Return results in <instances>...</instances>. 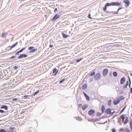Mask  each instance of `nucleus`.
Masks as SVG:
<instances>
[{"label": "nucleus", "instance_id": "obj_51", "mask_svg": "<svg viewBox=\"0 0 132 132\" xmlns=\"http://www.w3.org/2000/svg\"><path fill=\"white\" fill-rule=\"evenodd\" d=\"M18 68H19V67H17L16 66H15L14 67V69L16 70V69H17Z\"/></svg>", "mask_w": 132, "mask_h": 132}, {"label": "nucleus", "instance_id": "obj_32", "mask_svg": "<svg viewBox=\"0 0 132 132\" xmlns=\"http://www.w3.org/2000/svg\"><path fill=\"white\" fill-rule=\"evenodd\" d=\"M39 91V90H38L36 92H35L34 93V96H35L36 95Z\"/></svg>", "mask_w": 132, "mask_h": 132}, {"label": "nucleus", "instance_id": "obj_10", "mask_svg": "<svg viewBox=\"0 0 132 132\" xmlns=\"http://www.w3.org/2000/svg\"><path fill=\"white\" fill-rule=\"evenodd\" d=\"M126 80L125 78L124 77H123L121 78L120 80V84H123L125 82Z\"/></svg>", "mask_w": 132, "mask_h": 132}, {"label": "nucleus", "instance_id": "obj_50", "mask_svg": "<svg viewBox=\"0 0 132 132\" xmlns=\"http://www.w3.org/2000/svg\"><path fill=\"white\" fill-rule=\"evenodd\" d=\"M112 132H116V130L114 128H113L112 130Z\"/></svg>", "mask_w": 132, "mask_h": 132}, {"label": "nucleus", "instance_id": "obj_17", "mask_svg": "<svg viewBox=\"0 0 132 132\" xmlns=\"http://www.w3.org/2000/svg\"><path fill=\"white\" fill-rule=\"evenodd\" d=\"M95 75V72L94 71L91 73H88V76L89 77L90 76H94V75Z\"/></svg>", "mask_w": 132, "mask_h": 132}, {"label": "nucleus", "instance_id": "obj_27", "mask_svg": "<svg viewBox=\"0 0 132 132\" xmlns=\"http://www.w3.org/2000/svg\"><path fill=\"white\" fill-rule=\"evenodd\" d=\"M7 34V33L6 32H4L2 34L1 36L2 38H4Z\"/></svg>", "mask_w": 132, "mask_h": 132}, {"label": "nucleus", "instance_id": "obj_59", "mask_svg": "<svg viewBox=\"0 0 132 132\" xmlns=\"http://www.w3.org/2000/svg\"><path fill=\"white\" fill-rule=\"evenodd\" d=\"M115 112V111H114L113 112H110V113L109 114H110V115H112L113 114V113Z\"/></svg>", "mask_w": 132, "mask_h": 132}, {"label": "nucleus", "instance_id": "obj_40", "mask_svg": "<svg viewBox=\"0 0 132 132\" xmlns=\"http://www.w3.org/2000/svg\"><path fill=\"white\" fill-rule=\"evenodd\" d=\"M0 132H6V131L5 130L3 129H1L0 130Z\"/></svg>", "mask_w": 132, "mask_h": 132}, {"label": "nucleus", "instance_id": "obj_3", "mask_svg": "<svg viewBox=\"0 0 132 132\" xmlns=\"http://www.w3.org/2000/svg\"><path fill=\"white\" fill-rule=\"evenodd\" d=\"M108 72V70L107 68L104 69L103 71L102 75L103 76H105L107 74Z\"/></svg>", "mask_w": 132, "mask_h": 132}, {"label": "nucleus", "instance_id": "obj_62", "mask_svg": "<svg viewBox=\"0 0 132 132\" xmlns=\"http://www.w3.org/2000/svg\"><path fill=\"white\" fill-rule=\"evenodd\" d=\"M126 84L128 86V85L129 82H128V81H127Z\"/></svg>", "mask_w": 132, "mask_h": 132}, {"label": "nucleus", "instance_id": "obj_15", "mask_svg": "<svg viewBox=\"0 0 132 132\" xmlns=\"http://www.w3.org/2000/svg\"><path fill=\"white\" fill-rule=\"evenodd\" d=\"M18 43V42H16L14 44L12 45L11 46L10 48L9 49V50H11L12 48L16 46L17 45Z\"/></svg>", "mask_w": 132, "mask_h": 132}, {"label": "nucleus", "instance_id": "obj_35", "mask_svg": "<svg viewBox=\"0 0 132 132\" xmlns=\"http://www.w3.org/2000/svg\"><path fill=\"white\" fill-rule=\"evenodd\" d=\"M89 82H92L93 81V77H90L89 78Z\"/></svg>", "mask_w": 132, "mask_h": 132}, {"label": "nucleus", "instance_id": "obj_52", "mask_svg": "<svg viewBox=\"0 0 132 132\" xmlns=\"http://www.w3.org/2000/svg\"><path fill=\"white\" fill-rule=\"evenodd\" d=\"M118 116L117 114H115L114 116H113L112 118V119H113L114 118L116 117L117 116Z\"/></svg>", "mask_w": 132, "mask_h": 132}, {"label": "nucleus", "instance_id": "obj_61", "mask_svg": "<svg viewBox=\"0 0 132 132\" xmlns=\"http://www.w3.org/2000/svg\"><path fill=\"white\" fill-rule=\"evenodd\" d=\"M29 52L30 53H33V49L30 51Z\"/></svg>", "mask_w": 132, "mask_h": 132}, {"label": "nucleus", "instance_id": "obj_36", "mask_svg": "<svg viewBox=\"0 0 132 132\" xmlns=\"http://www.w3.org/2000/svg\"><path fill=\"white\" fill-rule=\"evenodd\" d=\"M83 59V58H82L81 59H77L76 60L77 62L78 63L80 62Z\"/></svg>", "mask_w": 132, "mask_h": 132}, {"label": "nucleus", "instance_id": "obj_22", "mask_svg": "<svg viewBox=\"0 0 132 132\" xmlns=\"http://www.w3.org/2000/svg\"><path fill=\"white\" fill-rule=\"evenodd\" d=\"M62 34L63 36V37L64 38H66L68 37V36H69V35H67L65 34L63 32L62 33Z\"/></svg>", "mask_w": 132, "mask_h": 132}, {"label": "nucleus", "instance_id": "obj_13", "mask_svg": "<svg viewBox=\"0 0 132 132\" xmlns=\"http://www.w3.org/2000/svg\"><path fill=\"white\" fill-rule=\"evenodd\" d=\"M121 3H119L118 2H113V6H119L121 5Z\"/></svg>", "mask_w": 132, "mask_h": 132}, {"label": "nucleus", "instance_id": "obj_53", "mask_svg": "<svg viewBox=\"0 0 132 132\" xmlns=\"http://www.w3.org/2000/svg\"><path fill=\"white\" fill-rule=\"evenodd\" d=\"M125 130H127V132H130V130L128 128H126Z\"/></svg>", "mask_w": 132, "mask_h": 132}, {"label": "nucleus", "instance_id": "obj_64", "mask_svg": "<svg viewBox=\"0 0 132 132\" xmlns=\"http://www.w3.org/2000/svg\"><path fill=\"white\" fill-rule=\"evenodd\" d=\"M130 92L131 93H132V88H131Z\"/></svg>", "mask_w": 132, "mask_h": 132}, {"label": "nucleus", "instance_id": "obj_25", "mask_svg": "<svg viewBox=\"0 0 132 132\" xmlns=\"http://www.w3.org/2000/svg\"><path fill=\"white\" fill-rule=\"evenodd\" d=\"M113 74L114 77H117L118 75L117 72L116 71H114L113 72Z\"/></svg>", "mask_w": 132, "mask_h": 132}, {"label": "nucleus", "instance_id": "obj_33", "mask_svg": "<svg viewBox=\"0 0 132 132\" xmlns=\"http://www.w3.org/2000/svg\"><path fill=\"white\" fill-rule=\"evenodd\" d=\"M122 8H123V7H122V6L121 5V6H120L118 9V10H117V11H118V12H119V11L121 9H122Z\"/></svg>", "mask_w": 132, "mask_h": 132}, {"label": "nucleus", "instance_id": "obj_43", "mask_svg": "<svg viewBox=\"0 0 132 132\" xmlns=\"http://www.w3.org/2000/svg\"><path fill=\"white\" fill-rule=\"evenodd\" d=\"M130 124V126L131 128H132V124L131 123V120L129 122Z\"/></svg>", "mask_w": 132, "mask_h": 132}, {"label": "nucleus", "instance_id": "obj_45", "mask_svg": "<svg viewBox=\"0 0 132 132\" xmlns=\"http://www.w3.org/2000/svg\"><path fill=\"white\" fill-rule=\"evenodd\" d=\"M90 16H91L90 14L89 13L88 16V17L89 19H92V18L90 17Z\"/></svg>", "mask_w": 132, "mask_h": 132}, {"label": "nucleus", "instance_id": "obj_31", "mask_svg": "<svg viewBox=\"0 0 132 132\" xmlns=\"http://www.w3.org/2000/svg\"><path fill=\"white\" fill-rule=\"evenodd\" d=\"M111 100H109L108 101V105L109 106H110L111 104Z\"/></svg>", "mask_w": 132, "mask_h": 132}, {"label": "nucleus", "instance_id": "obj_4", "mask_svg": "<svg viewBox=\"0 0 132 132\" xmlns=\"http://www.w3.org/2000/svg\"><path fill=\"white\" fill-rule=\"evenodd\" d=\"M38 9L37 8L35 5L34 6V15L35 14H37V16L38 14Z\"/></svg>", "mask_w": 132, "mask_h": 132}, {"label": "nucleus", "instance_id": "obj_42", "mask_svg": "<svg viewBox=\"0 0 132 132\" xmlns=\"http://www.w3.org/2000/svg\"><path fill=\"white\" fill-rule=\"evenodd\" d=\"M127 85L125 84L123 85V88H127Z\"/></svg>", "mask_w": 132, "mask_h": 132}, {"label": "nucleus", "instance_id": "obj_57", "mask_svg": "<svg viewBox=\"0 0 132 132\" xmlns=\"http://www.w3.org/2000/svg\"><path fill=\"white\" fill-rule=\"evenodd\" d=\"M57 8H56L54 10V12H56V11L57 12Z\"/></svg>", "mask_w": 132, "mask_h": 132}, {"label": "nucleus", "instance_id": "obj_24", "mask_svg": "<svg viewBox=\"0 0 132 132\" xmlns=\"http://www.w3.org/2000/svg\"><path fill=\"white\" fill-rule=\"evenodd\" d=\"M88 105H84V106H83L82 107V110H85L86 109L87 107H88Z\"/></svg>", "mask_w": 132, "mask_h": 132}, {"label": "nucleus", "instance_id": "obj_8", "mask_svg": "<svg viewBox=\"0 0 132 132\" xmlns=\"http://www.w3.org/2000/svg\"><path fill=\"white\" fill-rule=\"evenodd\" d=\"M58 72V70L56 68H54L53 70V73H54L53 74L54 76L56 75Z\"/></svg>", "mask_w": 132, "mask_h": 132}, {"label": "nucleus", "instance_id": "obj_41", "mask_svg": "<svg viewBox=\"0 0 132 132\" xmlns=\"http://www.w3.org/2000/svg\"><path fill=\"white\" fill-rule=\"evenodd\" d=\"M101 114V113L99 112H98L97 113V116L98 117H100V116Z\"/></svg>", "mask_w": 132, "mask_h": 132}, {"label": "nucleus", "instance_id": "obj_48", "mask_svg": "<svg viewBox=\"0 0 132 132\" xmlns=\"http://www.w3.org/2000/svg\"><path fill=\"white\" fill-rule=\"evenodd\" d=\"M17 99L16 98H13L12 99V101H16Z\"/></svg>", "mask_w": 132, "mask_h": 132}, {"label": "nucleus", "instance_id": "obj_16", "mask_svg": "<svg viewBox=\"0 0 132 132\" xmlns=\"http://www.w3.org/2000/svg\"><path fill=\"white\" fill-rule=\"evenodd\" d=\"M87 84H85L82 85V89L83 90H85L87 88Z\"/></svg>", "mask_w": 132, "mask_h": 132}, {"label": "nucleus", "instance_id": "obj_60", "mask_svg": "<svg viewBox=\"0 0 132 132\" xmlns=\"http://www.w3.org/2000/svg\"><path fill=\"white\" fill-rule=\"evenodd\" d=\"M128 78L129 79V82H131L129 76H128Z\"/></svg>", "mask_w": 132, "mask_h": 132}, {"label": "nucleus", "instance_id": "obj_26", "mask_svg": "<svg viewBox=\"0 0 132 132\" xmlns=\"http://www.w3.org/2000/svg\"><path fill=\"white\" fill-rule=\"evenodd\" d=\"M124 98V97L123 96H120L119 97V99H118L119 100H120V101L122 100Z\"/></svg>", "mask_w": 132, "mask_h": 132}, {"label": "nucleus", "instance_id": "obj_46", "mask_svg": "<svg viewBox=\"0 0 132 132\" xmlns=\"http://www.w3.org/2000/svg\"><path fill=\"white\" fill-rule=\"evenodd\" d=\"M33 49V46H31L29 47L28 48V49L30 50H32Z\"/></svg>", "mask_w": 132, "mask_h": 132}, {"label": "nucleus", "instance_id": "obj_54", "mask_svg": "<svg viewBox=\"0 0 132 132\" xmlns=\"http://www.w3.org/2000/svg\"><path fill=\"white\" fill-rule=\"evenodd\" d=\"M15 57H16L15 56H13L11 57H10V59H13V58H14Z\"/></svg>", "mask_w": 132, "mask_h": 132}, {"label": "nucleus", "instance_id": "obj_11", "mask_svg": "<svg viewBox=\"0 0 132 132\" xmlns=\"http://www.w3.org/2000/svg\"><path fill=\"white\" fill-rule=\"evenodd\" d=\"M107 6H108L106 5V4L103 9V10L105 13H109L110 11H106L107 7Z\"/></svg>", "mask_w": 132, "mask_h": 132}, {"label": "nucleus", "instance_id": "obj_47", "mask_svg": "<svg viewBox=\"0 0 132 132\" xmlns=\"http://www.w3.org/2000/svg\"><path fill=\"white\" fill-rule=\"evenodd\" d=\"M0 112L1 113H3L4 112V111L1 109H0Z\"/></svg>", "mask_w": 132, "mask_h": 132}, {"label": "nucleus", "instance_id": "obj_55", "mask_svg": "<svg viewBox=\"0 0 132 132\" xmlns=\"http://www.w3.org/2000/svg\"><path fill=\"white\" fill-rule=\"evenodd\" d=\"M124 130H123V128H121L119 131V132H120L121 131H123Z\"/></svg>", "mask_w": 132, "mask_h": 132}, {"label": "nucleus", "instance_id": "obj_6", "mask_svg": "<svg viewBox=\"0 0 132 132\" xmlns=\"http://www.w3.org/2000/svg\"><path fill=\"white\" fill-rule=\"evenodd\" d=\"M123 2L125 3V6L126 7H128L130 4V2L128 0H125L123 1Z\"/></svg>", "mask_w": 132, "mask_h": 132}, {"label": "nucleus", "instance_id": "obj_1", "mask_svg": "<svg viewBox=\"0 0 132 132\" xmlns=\"http://www.w3.org/2000/svg\"><path fill=\"white\" fill-rule=\"evenodd\" d=\"M101 78L100 74L99 73H96L94 77V80H99Z\"/></svg>", "mask_w": 132, "mask_h": 132}, {"label": "nucleus", "instance_id": "obj_30", "mask_svg": "<svg viewBox=\"0 0 132 132\" xmlns=\"http://www.w3.org/2000/svg\"><path fill=\"white\" fill-rule=\"evenodd\" d=\"M29 97L28 95H25L23 97V98L24 99H27Z\"/></svg>", "mask_w": 132, "mask_h": 132}, {"label": "nucleus", "instance_id": "obj_18", "mask_svg": "<svg viewBox=\"0 0 132 132\" xmlns=\"http://www.w3.org/2000/svg\"><path fill=\"white\" fill-rule=\"evenodd\" d=\"M105 108L104 106V105H102L101 108V110L102 113H103L105 112Z\"/></svg>", "mask_w": 132, "mask_h": 132}, {"label": "nucleus", "instance_id": "obj_58", "mask_svg": "<svg viewBox=\"0 0 132 132\" xmlns=\"http://www.w3.org/2000/svg\"><path fill=\"white\" fill-rule=\"evenodd\" d=\"M53 45H50L49 47L50 48H52L53 47Z\"/></svg>", "mask_w": 132, "mask_h": 132}, {"label": "nucleus", "instance_id": "obj_49", "mask_svg": "<svg viewBox=\"0 0 132 132\" xmlns=\"http://www.w3.org/2000/svg\"><path fill=\"white\" fill-rule=\"evenodd\" d=\"M19 53H20V52H19V51H18V52H16L15 53V55H19Z\"/></svg>", "mask_w": 132, "mask_h": 132}, {"label": "nucleus", "instance_id": "obj_38", "mask_svg": "<svg viewBox=\"0 0 132 132\" xmlns=\"http://www.w3.org/2000/svg\"><path fill=\"white\" fill-rule=\"evenodd\" d=\"M22 55V54H21L19 56H18V58L19 59H21L22 58L23 56Z\"/></svg>", "mask_w": 132, "mask_h": 132}, {"label": "nucleus", "instance_id": "obj_39", "mask_svg": "<svg viewBox=\"0 0 132 132\" xmlns=\"http://www.w3.org/2000/svg\"><path fill=\"white\" fill-rule=\"evenodd\" d=\"M26 48H23L20 51H19V52L20 53L21 52H22Z\"/></svg>", "mask_w": 132, "mask_h": 132}, {"label": "nucleus", "instance_id": "obj_44", "mask_svg": "<svg viewBox=\"0 0 132 132\" xmlns=\"http://www.w3.org/2000/svg\"><path fill=\"white\" fill-rule=\"evenodd\" d=\"M23 56V57H27L28 56V55H26V54H22V55Z\"/></svg>", "mask_w": 132, "mask_h": 132}, {"label": "nucleus", "instance_id": "obj_21", "mask_svg": "<svg viewBox=\"0 0 132 132\" xmlns=\"http://www.w3.org/2000/svg\"><path fill=\"white\" fill-rule=\"evenodd\" d=\"M129 121L128 118V117H126L125 120V122H124V125L126 124Z\"/></svg>", "mask_w": 132, "mask_h": 132}, {"label": "nucleus", "instance_id": "obj_37", "mask_svg": "<svg viewBox=\"0 0 132 132\" xmlns=\"http://www.w3.org/2000/svg\"><path fill=\"white\" fill-rule=\"evenodd\" d=\"M64 80H65V78H64L63 79L60 80L59 82V83L61 84L63 82Z\"/></svg>", "mask_w": 132, "mask_h": 132}, {"label": "nucleus", "instance_id": "obj_2", "mask_svg": "<svg viewBox=\"0 0 132 132\" xmlns=\"http://www.w3.org/2000/svg\"><path fill=\"white\" fill-rule=\"evenodd\" d=\"M60 17V16L58 15V14H56L55 15L53 18L51 20V21H54L56 20L59 18Z\"/></svg>", "mask_w": 132, "mask_h": 132}, {"label": "nucleus", "instance_id": "obj_14", "mask_svg": "<svg viewBox=\"0 0 132 132\" xmlns=\"http://www.w3.org/2000/svg\"><path fill=\"white\" fill-rule=\"evenodd\" d=\"M120 102V100L118 99L117 100H114L113 101V103L114 105H116Z\"/></svg>", "mask_w": 132, "mask_h": 132}, {"label": "nucleus", "instance_id": "obj_29", "mask_svg": "<svg viewBox=\"0 0 132 132\" xmlns=\"http://www.w3.org/2000/svg\"><path fill=\"white\" fill-rule=\"evenodd\" d=\"M126 108V106L123 108L122 109L121 111H120V114L121 113L125 110Z\"/></svg>", "mask_w": 132, "mask_h": 132}, {"label": "nucleus", "instance_id": "obj_34", "mask_svg": "<svg viewBox=\"0 0 132 132\" xmlns=\"http://www.w3.org/2000/svg\"><path fill=\"white\" fill-rule=\"evenodd\" d=\"M85 97L86 98L87 100L88 101H89L90 99V98L89 96L87 95V94L85 96Z\"/></svg>", "mask_w": 132, "mask_h": 132}, {"label": "nucleus", "instance_id": "obj_28", "mask_svg": "<svg viewBox=\"0 0 132 132\" xmlns=\"http://www.w3.org/2000/svg\"><path fill=\"white\" fill-rule=\"evenodd\" d=\"M76 119H77V120H79V121H81L82 120V119L80 117L78 116L76 117Z\"/></svg>", "mask_w": 132, "mask_h": 132}, {"label": "nucleus", "instance_id": "obj_23", "mask_svg": "<svg viewBox=\"0 0 132 132\" xmlns=\"http://www.w3.org/2000/svg\"><path fill=\"white\" fill-rule=\"evenodd\" d=\"M106 5H107L108 6H113V2H111L110 3H106Z\"/></svg>", "mask_w": 132, "mask_h": 132}, {"label": "nucleus", "instance_id": "obj_5", "mask_svg": "<svg viewBox=\"0 0 132 132\" xmlns=\"http://www.w3.org/2000/svg\"><path fill=\"white\" fill-rule=\"evenodd\" d=\"M6 72V71L5 70H4L3 72L4 73V74H3V73H0V79H2L5 76H6V74H5Z\"/></svg>", "mask_w": 132, "mask_h": 132}, {"label": "nucleus", "instance_id": "obj_7", "mask_svg": "<svg viewBox=\"0 0 132 132\" xmlns=\"http://www.w3.org/2000/svg\"><path fill=\"white\" fill-rule=\"evenodd\" d=\"M95 112V110L93 109L89 110L88 112V114L89 115H92L94 114Z\"/></svg>", "mask_w": 132, "mask_h": 132}, {"label": "nucleus", "instance_id": "obj_56", "mask_svg": "<svg viewBox=\"0 0 132 132\" xmlns=\"http://www.w3.org/2000/svg\"><path fill=\"white\" fill-rule=\"evenodd\" d=\"M9 128L12 130H13L14 129L13 127H10Z\"/></svg>", "mask_w": 132, "mask_h": 132}, {"label": "nucleus", "instance_id": "obj_20", "mask_svg": "<svg viewBox=\"0 0 132 132\" xmlns=\"http://www.w3.org/2000/svg\"><path fill=\"white\" fill-rule=\"evenodd\" d=\"M111 110L110 108L107 109L106 110V112L108 114H109L111 112Z\"/></svg>", "mask_w": 132, "mask_h": 132}, {"label": "nucleus", "instance_id": "obj_9", "mask_svg": "<svg viewBox=\"0 0 132 132\" xmlns=\"http://www.w3.org/2000/svg\"><path fill=\"white\" fill-rule=\"evenodd\" d=\"M109 13L110 14H118L119 15H120V14H122V13H120V12H118L117 11V12H116V11L110 12Z\"/></svg>", "mask_w": 132, "mask_h": 132}, {"label": "nucleus", "instance_id": "obj_19", "mask_svg": "<svg viewBox=\"0 0 132 132\" xmlns=\"http://www.w3.org/2000/svg\"><path fill=\"white\" fill-rule=\"evenodd\" d=\"M125 114H123V115H122L120 117V118L122 119V122H124L125 119Z\"/></svg>", "mask_w": 132, "mask_h": 132}, {"label": "nucleus", "instance_id": "obj_63", "mask_svg": "<svg viewBox=\"0 0 132 132\" xmlns=\"http://www.w3.org/2000/svg\"><path fill=\"white\" fill-rule=\"evenodd\" d=\"M37 48H34V52H35L37 50Z\"/></svg>", "mask_w": 132, "mask_h": 132}, {"label": "nucleus", "instance_id": "obj_12", "mask_svg": "<svg viewBox=\"0 0 132 132\" xmlns=\"http://www.w3.org/2000/svg\"><path fill=\"white\" fill-rule=\"evenodd\" d=\"M0 108L1 109H4L5 110H7L8 109V107L7 106L5 105H3L0 107Z\"/></svg>", "mask_w": 132, "mask_h": 132}]
</instances>
